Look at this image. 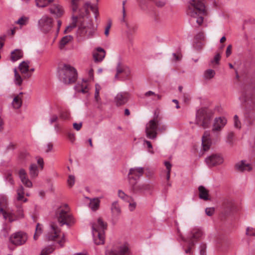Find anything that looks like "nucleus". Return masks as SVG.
I'll use <instances>...</instances> for the list:
<instances>
[{
	"label": "nucleus",
	"instance_id": "56",
	"mask_svg": "<svg viewBox=\"0 0 255 255\" xmlns=\"http://www.w3.org/2000/svg\"><path fill=\"white\" fill-rule=\"evenodd\" d=\"M75 177L73 175H70L68 177L67 183L69 187H72L75 183Z\"/></svg>",
	"mask_w": 255,
	"mask_h": 255
},
{
	"label": "nucleus",
	"instance_id": "57",
	"mask_svg": "<svg viewBox=\"0 0 255 255\" xmlns=\"http://www.w3.org/2000/svg\"><path fill=\"white\" fill-rule=\"evenodd\" d=\"M17 215H16L15 214V215L16 216V218H17L16 220L18 219V218L23 217V211H22V209L21 205L17 206Z\"/></svg>",
	"mask_w": 255,
	"mask_h": 255
},
{
	"label": "nucleus",
	"instance_id": "58",
	"mask_svg": "<svg viewBox=\"0 0 255 255\" xmlns=\"http://www.w3.org/2000/svg\"><path fill=\"white\" fill-rule=\"evenodd\" d=\"M246 235L250 236H255V229L248 227L246 229Z\"/></svg>",
	"mask_w": 255,
	"mask_h": 255
},
{
	"label": "nucleus",
	"instance_id": "39",
	"mask_svg": "<svg viewBox=\"0 0 255 255\" xmlns=\"http://www.w3.org/2000/svg\"><path fill=\"white\" fill-rule=\"evenodd\" d=\"M215 75V72L214 70L211 69H208L204 71L203 78L206 80H210L214 77Z\"/></svg>",
	"mask_w": 255,
	"mask_h": 255
},
{
	"label": "nucleus",
	"instance_id": "33",
	"mask_svg": "<svg viewBox=\"0 0 255 255\" xmlns=\"http://www.w3.org/2000/svg\"><path fill=\"white\" fill-rule=\"evenodd\" d=\"M100 203V200L99 198L90 199L89 207L92 211H95L99 209Z\"/></svg>",
	"mask_w": 255,
	"mask_h": 255
},
{
	"label": "nucleus",
	"instance_id": "38",
	"mask_svg": "<svg viewBox=\"0 0 255 255\" xmlns=\"http://www.w3.org/2000/svg\"><path fill=\"white\" fill-rule=\"evenodd\" d=\"M24 188L22 186H20L17 190V201H22L23 202H26L27 201V199L26 198H24Z\"/></svg>",
	"mask_w": 255,
	"mask_h": 255
},
{
	"label": "nucleus",
	"instance_id": "36",
	"mask_svg": "<svg viewBox=\"0 0 255 255\" xmlns=\"http://www.w3.org/2000/svg\"><path fill=\"white\" fill-rule=\"evenodd\" d=\"M29 174L31 178H33L38 175V170L35 164H31L29 167Z\"/></svg>",
	"mask_w": 255,
	"mask_h": 255
},
{
	"label": "nucleus",
	"instance_id": "18",
	"mask_svg": "<svg viewBox=\"0 0 255 255\" xmlns=\"http://www.w3.org/2000/svg\"><path fill=\"white\" fill-rule=\"evenodd\" d=\"M130 98V94L127 92H121L117 94L114 99L117 106L119 107L125 105Z\"/></svg>",
	"mask_w": 255,
	"mask_h": 255
},
{
	"label": "nucleus",
	"instance_id": "35",
	"mask_svg": "<svg viewBox=\"0 0 255 255\" xmlns=\"http://www.w3.org/2000/svg\"><path fill=\"white\" fill-rule=\"evenodd\" d=\"M118 197L127 202H129L130 200L133 201V198L131 196H130L127 194H126L122 190H119L118 191Z\"/></svg>",
	"mask_w": 255,
	"mask_h": 255
},
{
	"label": "nucleus",
	"instance_id": "22",
	"mask_svg": "<svg viewBox=\"0 0 255 255\" xmlns=\"http://www.w3.org/2000/svg\"><path fill=\"white\" fill-rule=\"evenodd\" d=\"M18 176L22 183L27 187L30 188L32 186V183L28 178L27 175L25 170L23 169H20L18 172Z\"/></svg>",
	"mask_w": 255,
	"mask_h": 255
},
{
	"label": "nucleus",
	"instance_id": "49",
	"mask_svg": "<svg viewBox=\"0 0 255 255\" xmlns=\"http://www.w3.org/2000/svg\"><path fill=\"white\" fill-rule=\"evenodd\" d=\"M164 165L166 166L167 169V173H166V179L167 180H169L170 177V172L171 169L172 165L169 161H165L164 162Z\"/></svg>",
	"mask_w": 255,
	"mask_h": 255
},
{
	"label": "nucleus",
	"instance_id": "4",
	"mask_svg": "<svg viewBox=\"0 0 255 255\" xmlns=\"http://www.w3.org/2000/svg\"><path fill=\"white\" fill-rule=\"evenodd\" d=\"M45 239L48 241L56 242L61 247L64 246L66 241L65 235L61 234L60 229L55 223H51L49 230L45 235Z\"/></svg>",
	"mask_w": 255,
	"mask_h": 255
},
{
	"label": "nucleus",
	"instance_id": "6",
	"mask_svg": "<svg viewBox=\"0 0 255 255\" xmlns=\"http://www.w3.org/2000/svg\"><path fill=\"white\" fill-rule=\"evenodd\" d=\"M212 116L211 112L208 109H201L196 113V124L204 128H208Z\"/></svg>",
	"mask_w": 255,
	"mask_h": 255
},
{
	"label": "nucleus",
	"instance_id": "20",
	"mask_svg": "<svg viewBox=\"0 0 255 255\" xmlns=\"http://www.w3.org/2000/svg\"><path fill=\"white\" fill-rule=\"evenodd\" d=\"M212 142L209 131H205L202 137V145L204 151L208 150L211 145Z\"/></svg>",
	"mask_w": 255,
	"mask_h": 255
},
{
	"label": "nucleus",
	"instance_id": "40",
	"mask_svg": "<svg viewBox=\"0 0 255 255\" xmlns=\"http://www.w3.org/2000/svg\"><path fill=\"white\" fill-rule=\"evenodd\" d=\"M144 96L146 97H151V99L154 101L161 99V96L151 91H149L146 92L144 94Z\"/></svg>",
	"mask_w": 255,
	"mask_h": 255
},
{
	"label": "nucleus",
	"instance_id": "44",
	"mask_svg": "<svg viewBox=\"0 0 255 255\" xmlns=\"http://www.w3.org/2000/svg\"><path fill=\"white\" fill-rule=\"evenodd\" d=\"M53 1V0H35L36 6L39 7L46 6Z\"/></svg>",
	"mask_w": 255,
	"mask_h": 255
},
{
	"label": "nucleus",
	"instance_id": "16",
	"mask_svg": "<svg viewBox=\"0 0 255 255\" xmlns=\"http://www.w3.org/2000/svg\"><path fill=\"white\" fill-rule=\"evenodd\" d=\"M144 173V169L140 167H135L129 169L128 173L129 184L130 182L136 181Z\"/></svg>",
	"mask_w": 255,
	"mask_h": 255
},
{
	"label": "nucleus",
	"instance_id": "53",
	"mask_svg": "<svg viewBox=\"0 0 255 255\" xmlns=\"http://www.w3.org/2000/svg\"><path fill=\"white\" fill-rule=\"evenodd\" d=\"M58 120V116L56 114L51 115L49 119V123L50 125L57 122Z\"/></svg>",
	"mask_w": 255,
	"mask_h": 255
},
{
	"label": "nucleus",
	"instance_id": "63",
	"mask_svg": "<svg viewBox=\"0 0 255 255\" xmlns=\"http://www.w3.org/2000/svg\"><path fill=\"white\" fill-rule=\"evenodd\" d=\"M111 25H112V22L111 20H109L108 21L107 25L106 27L105 30V34L107 36H108L109 35V30L111 27Z\"/></svg>",
	"mask_w": 255,
	"mask_h": 255
},
{
	"label": "nucleus",
	"instance_id": "62",
	"mask_svg": "<svg viewBox=\"0 0 255 255\" xmlns=\"http://www.w3.org/2000/svg\"><path fill=\"white\" fill-rule=\"evenodd\" d=\"M206 245L205 244H201L200 246V255H206Z\"/></svg>",
	"mask_w": 255,
	"mask_h": 255
},
{
	"label": "nucleus",
	"instance_id": "25",
	"mask_svg": "<svg viewBox=\"0 0 255 255\" xmlns=\"http://www.w3.org/2000/svg\"><path fill=\"white\" fill-rule=\"evenodd\" d=\"M199 197L204 201H210L209 191L204 186L200 185L198 187Z\"/></svg>",
	"mask_w": 255,
	"mask_h": 255
},
{
	"label": "nucleus",
	"instance_id": "8",
	"mask_svg": "<svg viewBox=\"0 0 255 255\" xmlns=\"http://www.w3.org/2000/svg\"><path fill=\"white\" fill-rule=\"evenodd\" d=\"M55 216L61 226L66 225L70 226L74 223L72 216L68 212V209L64 210L62 208H58Z\"/></svg>",
	"mask_w": 255,
	"mask_h": 255
},
{
	"label": "nucleus",
	"instance_id": "19",
	"mask_svg": "<svg viewBox=\"0 0 255 255\" xmlns=\"http://www.w3.org/2000/svg\"><path fill=\"white\" fill-rule=\"evenodd\" d=\"M203 235V233L201 229L195 228L191 230L186 240L188 241H194L196 243L198 240L201 238Z\"/></svg>",
	"mask_w": 255,
	"mask_h": 255
},
{
	"label": "nucleus",
	"instance_id": "7",
	"mask_svg": "<svg viewBox=\"0 0 255 255\" xmlns=\"http://www.w3.org/2000/svg\"><path fill=\"white\" fill-rule=\"evenodd\" d=\"M7 207V201L6 197L3 195L0 196V214H2L3 218L8 220L9 222H12L16 220V216L13 210Z\"/></svg>",
	"mask_w": 255,
	"mask_h": 255
},
{
	"label": "nucleus",
	"instance_id": "30",
	"mask_svg": "<svg viewBox=\"0 0 255 255\" xmlns=\"http://www.w3.org/2000/svg\"><path fill=\"white\" fill-rule=\"evenodd\" d=\"M105 56V51L102 48L98 47L97 48V51L93 53V58L94 61L96 62H101Z\"/></svg>",
	"mask_w": 255,
	"mask_h": 255
},
{
	"label": "nucleus",
	"instance_id": "48",
	"mask_svg": "<svg viewBox=\"0 0 255 255\" xmlns=\"http://www.w3.org/2000/svg\"><path fill=\"white\" fill-rule=\"evenodd\" d=\"M101 89V88L100 85L98 84L95 85V100L98 103H99L101 101L99 95Z\"/></svg>",
	"mask_w": 255,
	"mask_h": 255
},
{
	"label": "nucleus",
	"instance_id": "1",
	"mask_svg": "<svg viewBox=\"0 0 255 255\" xmlns=\"http://www.w3.org/2000/svg\"><path fill=\"white\" fill-rule=\"evenodd\" d=\"M186 12L193 19H195L199 25L202 23L203 16L206 14L205 5L200 0H190Z\"/></svg>",
	"mask_w": 255,
	"mask_h": 255
},
{
	"label": "nucleus",
	"instance_id": "54",
	"mask_svg": "<svg viewBox=\"0 0 255 255\" xmlns=\"http://www.w3.org/2000/svg\"><path fill=\"white\" fill-rule=\"evenodd\" d=\"M155 5L159 7H161L165 5L166 1L164 0H152Z\"/></svg>",
	"mask_w": 255,
	"mask_h": 255
},
{
	"label": "nucleus",
	"instance_id": "2",
	"mask_svg": "<svg viewBox=\"0 0 255 255\" xmlns=\"http://www.w3.org/2000/svg\"><path fill=\"white\" fill-rule=\"evenodd\" d=\"M59 79L65 84L75 82L78 74L75 68L68 64H63L58 68Z\"/></svg>",
	"mask_w": 255,
	"mask_h": 255
},
{
	"label": "nucleus",
	"instance_id": "47",
	"mask_svg": "<svg viewBox=\"0 0 255 255\" xmlns=\"http://www.w3.org/2000/svg\"><path fill=\"white\" fill-rule=\"evenodd\" d=\"M220 58H221V56H220V54H219V53L217 54L214 56V58L212 60H211L210 64H209L210 66L213 67H215L216 66L218 65V64L219 63V61L220 60Z\"/></svg>",
	"mask_w": 255,
	"mask_h": 255
},
{
	"label": "nucleus",
	"instance_id": "29",
	"mask_svg": "<svg viewBox=\"0 0 255 255\" xmlns=\"http://www.w3.org/2000/svg\"><path fill=\"white\" fill-rule=\"evenodd\" d=\"M49 10L51 13L55 15L56 17H60L63 13L62 6L58 4L52 5L49 8Z\"/></svg>",
	"mask_w": 255,
	"mask_h": 255
},
{
	"label": "nucleus",
	"instance_id": "28",
	"mask_svg": "<svg viewBox=\"0 0 255 255\" xmlns=\"http://www.w3.org/2000/svg\"><path fill=\"white\" fill-rule=\"evenodd\" d=\"M236 169L240 171H244L245 170L250 171L252 169L251 164L246 163L245 160H242L240 162L237 163L235 165Z\"/></svg>",
	"mask_w": 255,
	"mask_h": 255
},
{
	"label": "nucleus",
	"instance_id": "5",
	"mask_svg": "<svg viewBox=\"0 0 255 255\" xmlns=\"http://www.w3.org/2000/svg\"><path fill=\"white\" fill-rule=\"evenodd\" d=\"M96 29V27H95L92 21L90 20L87 22L84 21L79 26L77 35L80 39L89 38L93 36Z\"/></svg>",
	"mask_w": 255,
	"mask_h": 255
},
{
	"label": "nucleus",
	"instance_id": "15",
	"mask_svg": "<svg viewBox=\"0 0 255 255\" xmlns=\"http://www.w3.org/2000/svg\"><path fill=\"white\" fill-rule=\"evenodd\" d=\"M207 165L211 167L217 166L223 162V157L221 153H214L205 158Z\"/></svg>",
	"mask_w": 255,
	"mask_h": 255
},
{
	"label": "nucleus",
	"instance_id": "46",
	"mask_svg": "<svg viewBox=\"0 0 255 255\" xmlns=\"http://www.w3.org/2000/svg\"><path fill=\"white\" fill-rule=\"evenodd\" d=\"M14 72L15 83L17 86H20L22 84L23 80L20 75L17 73L16 69H14Z\"/></svg>",
	"mask_w": 255,
	"mask_h": 255
},
{
	"label": "nucleus",
	"instance_id": "10",
	"mask_svg": "<svg viewBox=\"0 0 255 255\" xmlns=\"http://www.w3.org/2000/svg\"><path fill=\"white\" fill-rule=\"evenodd\" d=\"M159 112L155 111L153 119L150 120L145 126V133L146 137H155L156 123L159 122Z\"/></svg>",
	"mask_w": 255,
	"mask_h": 255
},
{
	"label": "nucleus",
	"instance_id": "17",
	"mask_svg": "<svg viewBox=\"0 0 255 255\" xmlns=\"http://www.w3.org/2000/svg\"><path fill=\"white\" fill-rule=\"evenodd\" d=\"M129 247L127 244L120 245L113 248L107 255H129Z\"/></svg>",
	"mask_w": 255,
	"mask_h": 255
},
{
	"label": "nucleus",
	"instance_id": "34",
	"mask_svg": "<svg viewBox=\"0 0 255 255\" xmlns=\"http://www.w3.org/2000/svg\"><path fill=\"white\" fill-rule=\"evenodd\" d=\"M23 53L22 51L18 49H15L11 52V60L14 62L22 58Z\"/></svg>",
	"mask_w": 255,
	"mask_h": 255
},
{
	"label": "nucleus",
	"instance_id": "24",
	"mask_svg": "<svg viewBox=\"0 0 255 255\" xmlns=\"http://www.w3.org/2000/svg\"><path fill=\"white\" fill-rule=\"evenodd\" d=\"M127 30L126 31L127 37L129 41L132 39V35L137 30L138 26L136 24H128L126 23Z\"/></svg>",
	"mask_w": 255,
	"mask_h": 255
},
{
	"label": "nucleus",
	"instance_id": "45",
	"mask_svg": "<svg viewBox=\"0 0 255 255\" xmlns=\"http://www.w3.org/2000/svg\"><path fill=\"white\" fill-rule=\"evenodd\" d=\"M72 39V37L70 35H66L63 37L60 42V47L62 49L65 45Z\"/></svg>",
	"mask_w": 255,
	"mask_h": 255
},
{
	"label": "nucleus",
	"instance_id": "52",
	"mask_svg": "<svg viewBox=\"0 0 255 255\" xmlns=\"http://www.w3.org/2000/svg\"><path fill=\"white\" fill-rule=\"evenodd\" d=\"M234 127L238 129L241 128V123L239 120L238 116L236 115L234 117Z\"/></svg>",
	"mask_w": 255,
	"mask_h": 255
},
{
	"label": "nucleus",
	"instance_id": "51",
	"mask_svg": "<svg viewBox=\"0 0 255 255\" xmlns=\"http://www.w3.org/2000/svg\"><path fill=\"white\" fill-rule=\"evenodd\" d=\"M53 250V248L51 247H46L42 250L40 255H47L51 253Z\"/></svg>",
	"mask_w": 255,
	"mask_h": 255
},
{
	"label": "nucleus",
	"instance_id": "43",
	"mask_svg": "<svg viewBox=\"0 0 255 255\" xmlns=\"http://www.w3.org/2000/svg\"><path fill=\"white\" fill-rule=\"evenodd\" d=\"M29 21V18L28 17L22 16L18 18V19L15 22V23L19 25L21 27L26 25L28 24Z\"/></svg>",
	"mask_w": 255,
	"mask_h": 255
},
{
	"label": "nucleus",
	"instance_id": "42",
	"mask_svg": "<svg viewBox=\"0 0 255 255\" xmlns=\"http://www.w3.org/2000/svg\"><path fill=\"white\" fill-rule=\"evenodd\" d=\"M73 21L70 25H68L64 30V33H66L71 31L74 28L76 27L78 17L77 16H72Z\"/></svg>",
	"mask_w": 255,
	"mask_h": 255
},
{
	"label": "nucleus",
	"instance_id": "55",
	"mask_svg": "<svg viewBox=\"0 0 255 255\" xmlns=\"http://www.w3.org/2000/svg\"><path fill=\"white\" fill-rule=\"evenodd\" d=\"M91 6H94L92 5L91 2L89 1L86 2L83 6V8L85 10V14H88L89 13L88 8L90 7L91 9Z\"/></svg>",
	"mask_w": 255,
	"mask_h": 255
},
{
	"label": "nucleus",
	"instance_id": "37",
	"mask_svg": "<svg viewBox=\"0 0 255 255\" xmlns=\"http://www.w3.org/2000/svg\"><path fill=\"white\" fill-rule=\"evenodd\" d=\"M22 99L21 97L19 96H15L12 101V105L14 109H18L20 108L22 105Z\"/></svg>",
	"mask_w": 255,
	"mask_h": 255
},
{
	"label": "nucleus",
	"instance_id": "26",
	"mask_svg": "<svg viewBox=\"0 0 255 255\" xmlns=\"http://www.w3.org/2000/svg\"><path fill=\"white\" fill-rule=\"evenodd\" d=\"M111 210L114 218H117L120 216L121 213V209L118 201H115L112 203Z\"/></svg>",
	"mask_w": 255,
	"mask_h": 255
},
{
	"label": "nucleus",
	"instance_id": "64",
	"mask_svg": "<svg viewBox=\"0 0 255 255\" xmlns=\"http://www.w3.org/2000/svg\"><path fill=\"white\" fill-rule=\"evenodd\" d=\"M172 55L174 57V60L175 61H180L181 59L182 55L180 53H173L172 54Z\"/></svg>",
	"mask_w": 255,
	"mask_h": 255
},
{
	"label": "nucleus",
	"instance_id": "41",
	"mask_svg": "<svg viewBox=\"0 0 255 255\" xmlns=\"http://www.w3.org/2000/svg\"><path fill=\"white\" fill-rule=\"evenodd\" d=\"M19 69L22 73H27L29 71V62L23 61L19 64Z\"/></svg>",
	"mask_w": 255,
	"mask_h": 255
},
{
	"label": "nucleus",
	"instance_id": "61",
	"mask_svg": "<svg viewBox=\"0 0 255 255\" xmlns=\"http://www.w3.org/2000/svg\"><path fill=\"white\" fill-rule=\"evenodd\" d=\"M59 116L61 119H63V120H66L69 118V114L67 112L63 111V112H61L60 113Z\"/></svg>",
	"mask_w": 255,
	"mask_h": 255
},
{
	"label": "nucleus",
	"instance_id": "32",
	"mask_svg": "<svg viewBox=\"0 0 255 255\" xmlns=\"http://www.w3.org/2000/svg\"><path fill=\"white\" fill-rule=\"evenodd\" d=\"M82 0H71V8L73 12H78L80 16H84L85 14H83L82 9L79 8V4Z\"/></svg>",
	"mask_w": 255,
	"mask_h": 255
},
{
	"label": "nucleus",
	"instance_id": "59",
	"mask_svg": "<svg viewBox=\"0 0 255 255\" xmlns=\"http://www.w3.org/2000/svg\"><path fill=\"white\" fill-rule=\"evenodd\" d=\"M128 203H129V205H128L129 210L130 211H134L136 206V203L134 201V199H133V201L130 200V201Z\"/></svg>",
	"mask_w": 255,
	"mask_h": 255
},
{
	"label": "nucleus",
	"instance_id": "21",
	"mask_svg": "<svg viewBox=\"0 0 255 255\" xmlns=\"http://www.w3.org/2000/svg\"><path fill=\"white\" fill-rule=\"evenodd\" d=\"M223 126V120L222 117H218L215 119L212 128L213 133L217 135L221 131Z\"/></svg>",
	"mask_w": 255,
	"mask_h": 255
},
{
	"label": "nucleus",
	"instance_id": "50",
	"mask_svg": "<svg viewBox=\"0 0 255 255\" xmlns=\"http://www.w3.org/2000/svg\"><path fill=\"white\" fill-rule=\"evenodd\" d=\"M234 139V133L233 132L231 131L229 132L226 142L230 144L231 145H232L233 144V141Z\"/></svg>",
	"mask_w": 255,
	"mask_h": 255
},
{
	"label": "nucleus",
	"instance_id": "13",
	"mask_svg": "<svg viewBox=\"0 0 255 255\" xmlns=\"http://www.w3.org/2000/svg\"><path fill=\"white\" fill-rule=\"evenodd\" d=\"M53 19L46 15L43 16L38 21V26L44 33L49 32L53 26Z\"/></svg>",
	"mask_w": 255,
	"mask_h": 255
},
{
	"label": "nucleus",
	"instance_id": "23",
	"mask_svg": "<svg viewBox=\"0 0 255 255\" xmlns=\"http://www.w3.org/2000/svg\"><path fill=\"white\" fill-rule=\"evenodd\" d=\"M175 225L176 226L178 235L181 238L182 240H183L184 242H187L188 243V248L185 250V253L191 254L192 253L191 249H192V247H193L194 246V245H195V242L192 241H187L186 239H185L182 236L181 233V232L179 230V227H178V223L177 222H175Z\"/></svg>",
	"mask_w": 255,
	"mask_h": 255
},
{
	"label": "nucleus",
	"instance_id": "3",
	"mask_svg": "<svg viewBox=\"0 0 255 255\" xmlns=\"http://www.w3.org/2000/svg\"><path fill=\"white\" fill-rule=\"evenodd\" d=\"M107 224L101 218L92 223V234L95 244L97 245L104 244L105 231L107 229Z\"/></svg>",
	"mask_w": 255,
	"mask_h": 255
},
{
	"label": "nucleus",
	"instance_id": "11",
	"mask_svg": "<svg viewBox=\"0 0 255 255\" xmlns=\"http://www.w3.org/2000/svg\"><path fill=\"white\" fill-rule=\"evenodd\" d=\"M27 234L22 231L15 232L10 235L9 241L16 246H22L25 244L27 241Z\"/></svg>",
	"mask_w": 255,
	"mask_h": 255
},
{
	"label": "nucleus",
	"instance_id": "9",
	"mask_svg": "<svg viewBox=\"0 0 255 255\" xmlns=\"http://www.w3.org/2000/svg\"><path fill=\"white\" fill-rule=\"evenodd\" d=\"M237 212V206L232 198L229 197L224 198V217H231V221L235 219L234 215Z\"/></svg>",
	"mask_w": 255,
	"mask_h": 255
},
{
	"label": "nucleus",
	"instance_id": "60",
	"mask_svg": "<svg viewBox=\"0 0 255 255\" xmlns=\"http://www.w3.org/2000/svg\"><path fill=\"white\" fill-rule=\"evenodd\" d=\"M215 212V209L214 208H207L205 209L206 214L209 216H211L213 215Z\"/></svg>",
	"mask_w": 255,
	"mask_h": 255
},
{
	"label": "nucleus",
	"instance_id": "14",
	"mask_svg": "<svg viewBox=\"0 0 255 255\" xmlns=\"http://www.w3.org/2000/svg\"><path fill=\"white\" fill-rule=\"evenodd\" d=\"M117 73L115 76L116 79L124 80L127 78L130 73V70L128 67L122 64L121 62H119L116 67Z\"/></svg>",
	"mask_w": 255,
	"mask_h": 255
},
{
	"label": "nucleus",
	"instance_id": "12",
	"mask_svg": "<svg viewBox=\"0 0 255 255\" xmlns=\"http://www.w3.org/2000/svg\"><path fill=\"white\" fill-rule=\"evenodd\" d=\"M129 190L133 194L142 193L144 191H149L151 186L148 183H142L138 184L137 181L130 182Z\"/></svg>",
	"mask_w": 255,
	"mask_h": 255
},
{
	"label": "nucleus",
	"instance_id": "31",
	"mask_svg": "<svg viewBox=\"0 0 255 255\" xmlns=\"http://www.w3.org/2000/svg\"><path fill=\"white\" fill-rule=\"evenodd\" d=\"M167 129V126L164 123H160L159 122L156 123V128L155 129V137H147V138L151 139H154L157 137V131L163 133L166 131Z\"/></svg>",
	"mask_w": 255,
	"mask_h": 255
},
{
	"label": "nucleus",
	"instance_id": "27",
	"mask_svg": "<svg viewBox=\"0 0 255 255\" xmlns=\"http://www.w3.org/2000/svg\"><path fill=\"white\" fill-rule=\"evenodd\" d=\"M88 86L89 85L87 83V81L83 80L82 84H78L75 86L74 88L75 91L78 93L86 94L88 93L89 90Z\"/></svg>",
	"mask_w": 255,
	"mask_h": 255
}]
</instances>
